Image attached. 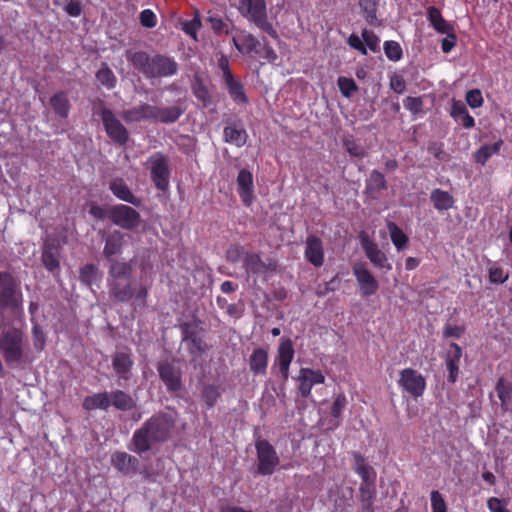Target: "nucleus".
I'll use <instances>...</instances> for the list:
<instances>
[{"label": "nucleus", "instance_id": "nucleus-1", "mask_svg": "<svg viewBox=\"0 0 512 512\" xmlns=\"http://www.w3.org/2000/svg\"><path fill=\"white\" fill-rule=\"evenodd\" d=\"M109 286L111 296L120 302L134 299V306L144 307L147 296L146 288L133 287L132 266L126 262L115 261L109 270Z\"/></svg>", "mask_w": 512, "mask_h": 512}, {"label": "nucleus", "instance_id": "nucleus-2", "mask_svg": "<svg viewBox=\"0 0 512 512\" xmlns=\"http://www.w3.org/2000/svg\"><path fill=\"white\" fill-rule=\"evenodd\" d=\"M173 426L174 416L170 413L152 417L134 432L129 449L138 454L147 452L154 443L166 440Z\"/></svg>", "mask_w": 512, "mask_h": 512}, {"label": "nucleus", "instance_id": "nucleus-3", "mask_svg": "<svg viewBox=\"0 0 512 512\" xmlns=\"http://www.w3.org/2000/svg\"><path fill=\"white\" fill-rule=\"evenodd\" d=\"M126 59L147 78L171 77L178 71L177 62L165 55L150 57L143 51H126Z\"/></svg>", "mask_w": 512, "mask_h": 512}, {"label": "nucleus", "instance_id": "nucleus-4", "mask_svg": "<svg viewBox=\"0 0 512 512\" xmlns=\"http://www.w3.org/2000/svg\"><path fill=\"white\" fill-rule=\"evenodd\" d=\"M0 352L7 364H26L31 362L27 351V341L23 332L16 327H2L0 331Z\"/></svg>", "mask_w": 512, "mask_h": 512}, {"label": "nucleus", "instance_id": "nucleus-5", "mask_svg": "<svg viewBox=\"0 0 512 512\" xmlns=\"http://www.w3.org/2000/svg\"><path fill=\"white\" fill-rule=\"evenodd\" d=\"M240 14L253 22L258 28L276 38L277 33L267 20V7L265 0H239Z\"/></svg>", "mask_w": 512, "mask_h": 512}, {"label": "nucleus", "instance_id": "nucleus-6", "mask_svg": "<svg viewBox=\"0 0 512 512\" xmlns=\"http://www.w3.org/2000/svg\"><path fill=\"white\" fill-rule=\"evenodd\" d=\"M22 306L19 284L6 272H0V309L10 308L17 312Z\"/></svg>", "mask_w": 512, "mask_h": 512}, {"label": "nucleus", "instance_id": "nucleus-7", "mask_svg": "<svg viewBox=\"0 0 512 512\" xmlns=\"http://www.w3.org/2000/svg\"><path fill=\"white\" fill-rule=\"evenodd\" d=\"M256 452L258 473L264 476L273 474L280 462L274 447L266 440H259L256 442Z\"/></svg>", "mask_w": 512, "mask_h": 512}, {"label": "nucleus", "instance_id": "nucleus-8", "mask_svg": "<svg viewBox=\"0 0 512 512\" xmlns=\"http://www.w3.org/2000/svg\"><path fill=\"white\" fill-rule=\"evenodd\" d=\"M102 122L108 137L120 146L125 145L129 139L128 130L110 110L104 108L101 112Z\"/></svg>", "mask_w": 512, "mask_h": 512}, {"label": "nucleus", "instance_id": "nucleus-9", "mask_svg": "<svg viewBox=\"0 0 512 512\" xmlns=\"http://www.w3.org/2000/svg\"><path fill=\"white\" fill-rule=\"evenodd\" d=\"M399 385L414 398L423 395L426 388L424 377L414 369L406 368L400 372Z\"/></svg>", "mask_w": 512, "mask_h": 512}, {"label": "nucleus", "instance_id": "nucleus-10", "mask_svg": "<svg viewBox=\"0 0 512 512\" xmlns=\"http://www.w3.org/2000/svg\"><path fill=\"white\" fill-rule=\"evenodd\" d=\"M297 382L300 395L308 398L311 396L312 388L315 385L325 382V376L320 370L301 368L297 376Z\"/></svg>", "mask_w": 512, "mask_h": 512}, {"label": "nucleus", "instance_id": "nucleus-11", "mask_svg": "<svg viewBox=\"0 0 512 512\" xmlns=\"http://www.w3.org/2000/svg\"><path fill=\"white\" fill-rule=\"evenodd\" d=\"M111 220L115 225L130 230L139 225L140 215L132 207L121 204L112 209Z\"/></svg>", "mask_w": 512, "mask_h": 512}, {"label": "nucleus", "instance_id": "nucleus-12", "mask_svg": "<svg viewBox=\"0 0 512 512\" xmlns=\"http://www.w3.org/2000/svg\"><path fill=\"white\" fill-rule=\"evenodd\" d=\"M353 274L357 280L359 289L363 296H372L377 292L379 288L378 281L372 275V273L366 268L365 264H354Z\"/></svg>", "mask_w": 512, "mask_h": 512}, {"label": "nucleus", "instance_id": "nucleus-13", "mask_svg": "<svg viewBox=\"0 0 512 512\" xmlns=\"http://www.w3.org/2000/svg\"><path fill=\"white\" fill-rule=\"evenodd\" d=\"M151 176L159 190H166L169 186V169L166 158L161 154L150 157Z\"/></svg>", "mask_w": 512, "mask_h": 512}, {"label": "nucleus", "instance_id": "nucleus-14", "mask_svg": "<svg viewBox=\"0 0 512 512\" xmlns=\"http://www.w3.org/2000/svg\"><path fill=\"white\" fill-rule=\"evenodd\" d=\"M293 342L289 338H283L277 349L275 364L279 368V372L284 380L289 377V368L294 358Z\"/></svg>", "mask_w": 512, "mask_h": 512}, {"label": "nucleus", "instance_id": "nucleus-15", "mask_svg": "<svg viewBox=\"0 0 512 512\" xmlns=\"http://www.w3.org/2000/svg\"><path fill=\"white\" fill-rule=\"evenodd\" d=\"M134 362L131 354L125 351L116 352L112 358V366L117 374V383L119 386H123V381H128L131 378V370Z\"/></svg>", "mask_w": 512, "mask_h": 512}, {"label": "nucleus", "instance_id": "nucleus-16", "mask_svg": "<svg viewBox=\"0 0 512 512\" xmlns=\"http://www.w3.org/2000/svg\"><path fill=\"white\" fill-rule=\"evenodd\" d=\"M361 246L365 251L367 258L370 262L379 269L391 270V264L383 251L378 248V245L369 239L368 236L361 237Z\"/></svg>", "mask_w": 512, "mask_h": 512}, {"label": "nucleus", "instance_id": "nucleus-17", "mask_svg": "<svg viewBox=\"0 0 512 512\" xmlns=\"http://www.w3.org/2000/svg\"><path fill=\"white\" fill-rule=\"evenodd\" d=\"M305 259L314 267H321L324 263V248L320 238L309 236L305 242Z\"/></svg>", "mask_w": 512, "mask_h": 512}, {"label": "nucleus", "instance_id": "nucleus-18", "mask_svg": "<svg viewBox=\"0 0 512 512\" xmlns=\"http://www.w3.org/2000/svg\"><path fill=\"white\" fill-rule=\"evenodd\" d=\"M155 106L143 103L139 106L124 110L122 113L123 120L128 123H138L142 121L154 122Z\"/></svg>", "mask_w": 512, "mask_h": 512}, {"label": "nucleus", "instance_id": "nucleus-19", "mask_svg": "<svg viewBox=\"0 0 512 512\" xmlns=\"http://www.w3.org/2000/svg\"><path fill=\"white\" fill-rule=\"evenodd\" d=\"M237 191L246 206H250L254 199L252 174L242 169L237 177Z\"/></svg>", "mask_w": 512, "mask_h": 512}, {"label": "nucleus", "instance_id": "nucleus-20", "mask_svg": "<svg viewBox=\"0 0 512 512\" xmlns=\"http://www.w3.org/2000/svg\"><path fill=\"white\" fill-rule=\"evenodd\" d=\"M160 378L171 391H177L181 387L180 371L169 363H161L158 366Z\"/></svg>", "mask_w": 512, "mask_h": 512}, {"label": "nucleus", "instance_id": "nucleus-21", "mask_svg": "<svg viewBox=\"0 0 512 512\" xmlns=\"http://www.w3.org/2000/svg\"><path fill=\"white\" fill-rule=\"evenodd\" d=\"M354 471L362 480L360 485H375L376 473L359 453H354Z\"/></svg>", "mask_w": 512, "mask_h": 512}, {"label": "nucleus", "instance_id": "nucleus-22", "mask_svg": "<svg viewBox=\"0 0 512 512\" xmlns=\"http://www.w3.org/2000/svg\"><path fill=\"white\" fill-rule=\"evenodd\" d=\"M109 188L118 199L128 202L135 206L140 205V199L133 195V193L126 185L124 180L120 178H115L111 180Z\"/></svg>", "mask_w": 512, "mask_h": 512}, {"label": "nucleus", "instance_id": "nucleus-23", "mask_svg": "<svg viewBox=\"0 0 512 512\" xmlns=\"http://www.w3.org/2000/svg\"><path fill=\"white\" fill-rule=\"evenodd\" d=\"M111 462L121 473L135 472L139 465L138 459L126 452H116L112 455Z\"/></svg>", "mask_w": 512, "mask_h": 512}, {"label": "nucleus", "instance_id": "nucleus-24", "mask_svg": "<svg viewBox=\"0 0 512 512\" xmlns=\"http://www.w3.org/2000/svg\"><path fill=\"white\" fill-rule=\"evenodd\" d=\"M462 356V350L459 345L452 343L447 352L446 367L448 370V380L454 383L458 376L459 362Z\"/></svg>", "mask_w": 512, "mask_h": 512}, {"label": "nucleus", "instance_id": "nucleus-25", "mask_svg": "<svg viewBox=\"0 0 512 512\" xmlns=\"http://www.w3.org/2000/svg\"><path fill=\"white\" fill-rule=\"evenodd\" d=\"M123 244L124 234L118 230L113 231L105 237L103 254L110 260L113 256L119 255L122 252Z\"/></svg>", "mask_w": 512, "mask_h": 512}, {"label": "nucleus", "instance_id": "nucleus-26", "mask_svg": "<svg viewBox=\"0 0 512 512\" xmlns=\"http://www.w3.org/2000/svg\"><path fill=\"white\" fill-rule=\"evenodd\" d=\"M235 48L242 54L259 53L260 42L249 33H242L239 37H233Z\"/></svg>", "mask_w": 512, "mask_h": 512}, {"label": "nucleus", "instance_id": "nucleus-27", "mask_svg": "<svg viewBox=\"0 0 512 512\" xmlns=\"http://www.w3.org/2000/svg\"><path fill=\"white\" fill-rule=\"evenodd\" d=\"M243 265L247 274L254 276H260L269 269V266L261 260L258 254L249 252L244 255Z\"/></svg>", "mask_w": 512, "mask_h": 512}, {"label": "nucleus", "instance_id": "nucleus-28", "mask_svg": "<svg viewBox=\"0 0 512 512\" xmlns=\"http://www.w3.org/2000/svg\"><path fill=\"white\" fill-rule=\"evenodd\" d=\"M184 113V109L180 106L158 107L155 106L154 122L171 124L176 122Z\"/></svg>", "mask_w": 512, "mask_h": 512}, {"label": "nucleus", "instance_id": "nucleus-29", "mask_svg": "<svg viewBox=\"0 0 512 512\" xmlns=\"http://www.w3.org/2000/svg\"><path fill=\"white\" fill-rule=\"evenodd\" d=\"M268 353L262 348L255 349L250 356L249 367L255 375H263L267 371Z\"/></svg>", "mask_w": 512, "mask_h": 512}, {"label": "nucleus", "instance_id": "nucleus-30", "mask_svg": "<svg viewBox=\"0 0 512 512\" xmlns=\"http://www.w3.org/2000/svg\"><path fill=\"white\" fill-rule=\"evenodd\" d=\"M430 200L433 203L434 208L438 211L449 210L455 203L453 196L449 192L441 189L432 190Z\"/></svg>", "mask_w": 512, "mask_h": 512}, {"label": "nucleus", "instance_id": "nucleus-31", "mask_svg": "<svg viewBox=\"0 0 512 512\" xmlns=\"http://www.w3.org/2000/svg\"><path fill=\"white\" fill-rule=\"evenodd\" d=\"M111 406L110 393L102 392L87 396L83 400V408L86 410H107Z\"/></svg>", "mask_w": 512, "mask_h": 512}, {"label": "nucleus", "instance_id": "nucleus-32", "mask_svg": "<svg viewBox=\"0 0 512 512\" xmlns=\"http://www.w3.org/2000/svg\"><path fill=\"white\" fill-rule=\"evenodd\" d=\"M427 19L438 33L442 34L453 29L452 25L443 18L440 10L434 6L427 9Z\"/></svg>", "mask_w": 512, "mask_h": 512}, {"label": "nucleus", "instance_id": "nucleus-33", "mask_svg": "<svg viewBox=\"0 0 512 512\" xmlns=\"http://www.w3.org/2000/svg\"><path fill=\"white\" fill-rule=\"evenodd\" d=\"M376 499L375 485H360L359 500L363 512H374V502Z\"/></svg>", "mask_w": 512, "mask_h": 512}, {"label": "nucleus", "instance_id": "nucleus-34", "mask_svg": "<svg viewBox=\"0 0 512 512\" xmlns=\"http://www.w3.org/2000/svg\"><path fill=\"white\" fill-rule=\"evenodd\" d=\"M451 116L456 121H461L462 125L467 129L473 128L475 125L474 118L468 113L466 106L460 101H455L452 104Z\"/></svg>", "mask_w": 512, "mask_h": 512}, {"label": "nucleus", "instance_id": "nucleus-35", "mask_svg": "<svg viewBox=\"0 0 512 512\" xmlns=\"http://www.w3.org/2000/svg\"><path fill=\"white\" fill-rule=\"evenodd\" d=\"M111 405L116 409L127 411L135 407V400L122 390H116L110 393Z\"/></svg>", "mask_w": 512, "mask_h": 512}, {"label": "nucleus", "instance_id": "nucleus-36", "mask_svg": "<svg viewBox=\"0 0 512 512\" xmlns=\"http://www.w3.org/2000/svg\"><path fill=\"white\" fill-rule=\"evenodd\" d=\"M224 137L227 143L242 147L245 145L248 135L245 129L241 127L227 126L224 129Z\"/></svg>", "mask_w": 512, "mask_h": 512}, {"label": "nucleus", "instance_id": "nucleus-37", "mask_svg": "<svg viewBox=\"0 0 512 512\" xmlns=\"http://www.w3.org/2000/svg\"><path fill=\"white\" fill-rule=\"evenodd\" d=\"M387 228L391 237V241L398 251L404 249L408 244V236L394 222H389Z\"/></svg>", "mask_w": 512, "mask_h": 512}, {"label": "nucleus", "instance_id": "nucleus-38", "mask_svg": "<svg viewBox=\"0 0 512 512\" xmlns=\"http://www.w3.org/2000/svg\"><path fill=\"white\" fill-rule=\"evenodd\" d=\"M224 82L229 90L230 96L239 103H245L247 101V97L244 93L243 86L240 82H238L233 75H227V78L224 79Z\"/></svg>", "mask_w": 512, "mask_h": 512}, {"label": "nucleus", "instance_id": "nucleus-39", "mask_svg": "<svg viewBox=\"0 0 512 512\" xmlns=\"http://www.w3.org/2000/svg\"><path fill=\"white\" fill-rule=\"evenodd\" d=\"M502 144L503 141L498 140L492 145H482L475 153V161L484 165L492 155L498 153Z\"/></svg>", "mask_w": 512, "mask_h": 512}, {"label": "nucleus", "instance_id": "nucleus-40", "mask_svg": "<svg viewBox=\"0 0 512 512\" xmlns=\"http://www.w3.org/2000/svg\"><path fill=\"white\" fill-rule=\"evenodd\" d=\"M51 106L55 113L62 118H66L69 114V101L64 93L55 94L50 100Z\"/></svg>", "mask_w": 512, "mask_h": 512}, {"label": "nucleus", "instance_id": "nucleus-41", "mask_svg": "<svg viewBox=\"0 0 512 512\" xmlns=\"http://www.w3.org/2000/svg\"><path fill=\"white\" fill-rule=\"evenodd\" d=\"M97 81L108 89H112L116 85V77L113 71L106 65H103L101 69L96 73Z\"/></svg>", "mask_w": 512, "mask_h": 512}, {"label": "nucleus", "instance_id": "nucleus-42", "mask_svg": "<svg viewBox=\"0 0 512 512\" xmlns=\"http://www.w3.org/2000/svg\"><path fill=\"white\" fill-rule=\"evenodd\" d=\"M386 188L384 175L377 170H373L367 179L366 190L368 192L380 191Z\"/></svg>", "mask_w": 512, "mask_h": 512}, {"label": "nucleus", "instance_id": "nucleus-43", "mask_svg": "<svg viewBox=\"0 0 512 512\" xmlns=\"http://www.w3.org/2000/svg\"><path fill=\"white\" fill-rule=\"evenodd\" d=\"M220 397V392L215 385H205L202 389V398L207 408H212Z\"/></svg>", "mask_w": 512, "mask_h": 512}, {"label": "nucleus", "instance_id": "nucleus-44", "mask_svg": "<svg viewBox=\"0 0 512 512\" xmlns=\"http://www.w3.org/2000/svg\"><path fill=\"white\" fill-rule=\"evenodd\" d=\"M384 52L391 61H399L402 58V48L396 41H386L384 43Z\"/></svg>", "mask_w": 512, "mask_h": 512}, {"label": "nucleus", "instance_id": "nucleus-45", "mask_svg": "<svg viewBox=\"0 0 512 512\" xmlns=\"http://www.w3.org/2000/svg\"><path fill=\"white\" fill-rule=\"evenodd\" d=\"M377 0H360V7L362 8L365 18L368 23L374 24L377 20L376 17Z\"/></svg>", "mask_w": 512, "mask_h": 512}, {"label": "nucleus", "instance_id": "nucleus-46", "mask_svg": "<svg viewBox=\"0 0 512 512\" xmlns=\"http://www.w3.org/2000/svg\"><path fill=\"white\" fill-rule=\"evenodd\" d=\"M98 269L93 264H86L80 270V280L87 286H91L97 278Z\"/></svg>", "mask_w": 512, "mask_h": 512}, {"label": "nucleus", "instance_id": "nucleus-47", "mask_svg": "<svg viewBox=\"0 0 512 512\" xmlns=\"http://www.w3.org/2000/svg\"><path fill=\"white\" fill-rule=\"evenodd\" d=\"M489 272V280L492 283H504L508 279V273H506L502 267H500L497 263L490 264L488 268Z\"/></svg>", "mask_w": 512, "mask_h": 512}, {"label": "nucleus", "instance_id": "nucleus-48", "mask_svg": "<svg viewBox=\"0 0 512 512\" xmlns=\"http://www.w3.org/2000/svg\"><path fill=\"white\" fill-rule=\"evenodd\" d=\"M362 39L366 49L369 48L374 53L379 51L380 39L373 31L364 29L362 31Z\"/></svg>", "mask_w": 512, "mask_h": 512}, {"label": "nucleus", "instance_id": "nucleus-49", "mask_svg": "<svg viewBox=\"0 0 512 512\" xmlns=\"http://www.w3.org/2000/svg\"><path fill=\"white\" fill-rule=\"evenodd\" d=\"M338 87L343 96L349 98L357 91V85L353 79L347 77L338 78Z\"/></svg>", "mask_w": 512, "mask_h": 512}, {"label": "nucleus", "instance_id": "nucleus-50", "mask_svg": "<svg viewBox=\"0 0 512 512\" xmlns=\"http://www.w3.org/2000/svg\"><path fill=\"white\" fill-rule=\"evenodd\" d=\"M201 28V20L198 15H195L193 19L182 23L183 31L191 36L194 40H197V31Z\"/></svg>", "mask_w": 512, "mask_h": 512}, {"label": "nucleus", "instance_id": "nucleus-51", "mask_svg": "<svg viewBox=\"0 0 512 512\" xmlns=\"http://www.w3.org/2000/svg\"><path fill=\"white\" fill-rule=\"evenodd\" d=\"M42 261L47 270L54 272L59 268V261L51 249H45L42 255Z\"/></svg>", "mask_w": 512, "mask_h": 512}, {"label": "nucleus", "instance_id": "nucleus-52", "mask_svg": "<svg viewBox=\"0 0 512 512\" xmlns=\"http://www.w3.org/2000/svg\"><path fill=\"white\" fill-rule=\"evenodd\" d=\"M32 339L33 346L36 351L40 352L44 349L46 338L45 335L39 325H34L32 328Z\"/></svg>", "mask_w": 512, "mask_h": 512}, {"label": "nucleus", "instance_id": "nucleus-53", "mask_svg": "<svg viewBox=\"0 0 512 512\" xmlns=\"http://www.w3.org/2000/svg\"><path fill=\"white\" fill-rule=\"evenodd\" d=\"M466 102L473 109L481 107L483 104L481 91L479 89L468 91L466 94Z\"/></svg>", "mask_w": 512, "mask_h": 512}, {"label": "nucleus", "instance_id": "nucleus-54", "mask_svg": "<svg viewBox=\"0 0 512 512\" xmlns=\"http://www.w3.org/2000/svg\"><path fill=\"white\" fill-rule=\"evenodd\" d=\"M496 390L498 397L503 404L510 400L512 395V388L503 379L498 381Z\"/></svg>", "mask_w": 512, "mask_h": 512}, {"label": "nucleus", "instance_id": "nucleus-55", "mask_svg": "<svg viewBox=\"0 0 512 512\" xmlns=\"http://www.w3.org/2000/svg\"><path fill=\"white\" fill-rule=\"evenodd\" d=\"M431 507L433 512H446V504L442 495L434 490L431 492Z\"/></svg>", "mask_w": 512, "mask_h": 512}, {"label": "nucleus", "instance_id": "nucleus-56", "mask_svg": "<svg viewBox=\"0 0 512 512\" xmlns=\"http://www.w3.org/2000/svg\"><path fill=\"white\" fill-rule=\"evenodd\" d=\"M445 38L442 39L441 49L444 53H449L456 45L457 37L454 33V29L444 33Z\"/></svg>", "mask_w": 512, "mask_h": 512}, {"label": "nucleus", "instance_id": "nucleus-57", "mask_svg": "<svg viewBox=\"0 0 512 512\" xmlns=\"http://www.w3.org/2000/svg\"><path fill=\"white\" fill-rule=\"evenodd\" d=\"M487 507L490 512H510L507 503L499 498L491 497L487 501Z\"/></svg>", "mask_w": 512, "mask_h": 512}, {"label": "nucleus", "instance_id": "nucleus-58", "mask_svg": "<svg viewBox=\"0 0 512 512\" xmlns=\"http://www.w3.org/2000/svg\"><path fill=\"white\" fill-rule=\"evenodd\" d=\"M346 404H347V399H346L345 395H343V394L337 395L334 400V403L332 405V410H331L333 417L339 418L341 416L343 410L345 409Z\"/></svg>", "mask_w": 512, "mask_h": 512}, {"label": "nucleus", "instance_id": "nucleus-59", "mask_svg": "<svg viewBox=\"0 0 512 512\" xmlns=\"http://www.w3.org/2000/svg\"><path fill=\"white\" fill-rule=\"evenodd\" d=\"M140 23L146 28H153L156 26V15L150 9H145L140 13Z\"/></svg>", "mask_w": 512, "mask_h": 512}, {"label": "nucleus", "instance_id": "nucleus-60", "mask_svg": "<svg viewBox=\"0 0 512 512\" xmlns=\"http://www.w3.org/2000/svg\"><path fill=\"white\" fill-rule=\"evenodd\" d=\"M348 44L351 48L359 51L362 55L367 54L366 46L364 45L362 36H358L357 34H351L348 38Z\"/></svg>", "mask_w": 512, "mask_h": 512}, {"label": "nucleus", "instance_id": "nucleus-61", "mask_svg": "<svg viewBox=\"0 0 512 512\" xmlns=\"http://www.w3.org/2000/svg\"><path fill=\"white\" fill-rule=\"evenodd\" d=\"M403 105L405 109L412 113H418L422 109V101L420 98L408 96L404 99Z\"/></svg>", "mask_w": 512, "mask_h": 512}, {"label": "nucleus", "instance_id": "nucleus-62", "mask_svg": "<svg viewBox=\"0 0 512 512\" xmlns=\"http://www.w3.org/2000/svg\"><path fill=\"white\" fill-rule=\"evenodd\" d=\"M390 88L398 94L404 93L406 89V82L404 78L400 75H393L390 78Z\"/></svg>", "mask_w": 512, "mask_h": 512}, {"label": "nucleus", "instance_id": "nucleus-63", "mask_svg": "<svg viewBox=\"0 0 512 512\" xmlns=\"http://www.w3.org/2000/svg\"><path fill=\"white\" fill-rule=\"evenodd\" d=\"M345 147L351 156H354V157H363L364 156V148L362 146L358 145L353 140H346Z\"/></svg>", "mask_w": 512, "mask_h": 512}, {"label": "nucleus", "instance_id": "nucleus-64", "mask_svg": "<svg viewBox=\"0 0 512 512\" xmlns=\"http://www.w3.org/2000/svg\"><path fill=\"white\" fill-rule=\"evenodd\" d=\"M259 55L260 58L266 59L268 62H274L277 59L276 52L269 46L264 45L263 47H259Z\"/></svg>", "mask_w": 512, "mask_h": 512}]
</instances>
